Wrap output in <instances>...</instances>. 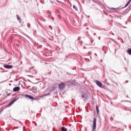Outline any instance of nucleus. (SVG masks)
Returning a JSON list of instances; mask_svg holds the SVG:
<instances>
[{"mask_svg": "<svg viewBox=\"0 0 131 131\" xmlns=\"http://www.w3.org/2000/svg\"><path fill=\"white\" fill-rule=\"evenodd\" d=\"M93 126H92V131L95 130V129H96V127L97 126L96 125V123H97V119L94 118L93 121Z\"/></svg>", "mask_w": 131, "mask_h": 131, "instance_id": "f257e3e1", "label": "nucleus"}, {"mask_svg": "<svg viewBox=\"0 0 131 131\" xmlns=\"http://www.w3.org/2000/svg\"><path fill=\"white\" fill-rule=\"evenodd\" d=\"M88 17L90 18V16H89Z\"/></svg>", "mask_w": 131, "mask_h": 131, "instance_id": "e433bc0d", "label": "nucleus"}, {"mask_svg": "<svg viewBox=\"0 0 131 131\" xmlns=\"http://www.w3.org/2000/svg\"><path fill=\"white\" fill-rule=\"evenodd\" d=\"M96 109L97 111V114H99V107H98L97 105L96 106Z\"/></svg>", "mask_w": 131, "mask_h": 131, "instance_id": "ddd939ff", "label": "nucleus"}, {"mask_svg": "<svg viewBox=\"0 0 131 131\" xmlns=\"http://www.w3.org/2000/svg\"><path fill=\"white\" fill-rule=\"evenodd\" d=\"M94 81L98 86H99V88H102V83H101L100 81H98V80H95Z\"/></svg>", "mask_w": 131, "mask_h": 131, "instance_id": "39448f33", "label": "nucleus"}, {"mask_svg": "<svg viewBox=\"0 0 131 131\" xmlns=\"http://www.w3.org/2000/svg\"><path fill=\"white\" fill-rule=\"evenodd\" d=\"M28 27H30V24H28Z\"/></svg>", "mask_w": 131, "mask_h": 131, "instance_id": "6ab92c4d", "label": "nucleus"}, {"mask_svg": "<svg viewBox=\"0 0 131 131\" xmlns=\"http://www.w3.org/2000/svg\"><path fill=\"white\" fill-rule=\"evenodd\" d=\"M130 2H131V0H129L128 2L126 3V4L125 5L124 8H126V7H127V6H128V5L130 4Z\"/></svg>", "mask_w": 131, "mask_h": 131, "instance_id": "9d476101", "label": "nucleus"}, {"mask_svg": "<svg viewBox=\"0 0 131 131\" xmlns=\"http://www.w3.org/2000/svg\"><path fill=\"white\" fill-rule=\"evenodd\" d=\"M100 38H101V37H99V39H100Z\"/></svg>", "mask_w": 131, "mask_h": 131, "instance_id": "72a5a7b5", "label": "nucleus"}, {"mask_svg": "<svg viewBox=\"0 0 131 131\" xmlns=\"http://www.w3.org/2000/svg\"><path fill=\"white\" fill-rule=\"evenodd\" d=\"M73 9L75 10V11H78V9H77V8H76V6L75 5H73Z\"/></svg>", "mask_w": 131, "mask_h": 131, "instance_id": "4468645a", "label": "nucleus"}, {"mask_svg": "<svg viewBox=\"0 0 131 131\" xmlns=\"http://www.w3.org/2000/svg\"><path fill=\"white\" fill-rule=\"evenodd\" d=\"M52 20H54V17L52 18Z\"/></svg>", "mask_w": 131, "mask_h": 131, "instance_id": "c85d7f7f", "label": "nucleus"}, {"mask_svg": "<svg viewBox=\"0 0 131 131\" xmlns=\"http://www.w3.org/2000/svg\"><path fill=\"white\" fill-rule=\"evenodd\" d=\"M88 54H89V55H91V54H92V52H89L88 53Z\"/></svg>", "mask_w": 131, "mask_h": 131, "instance_id": "a211bd4d", "label": "nucleus"}, {"mask_svg": "<svg viewBox=\"0 0 131 131\" xmlns=\"http://www.w3.org/2000/svg\"><path fill=\"white\" fill-rule=\"evenodd\" d=\"M111 120H113V117L111 118Z\"/></svg>", "mask_w": 131, "mask_h": 131, "instance_id": "aec40b11", "label": "nucleus"}, {"mask_svg": "<svg viewBox=\"0 0 131 131\" xmlns=\"http://www.w3.org/2000/svg\"><path fill=\"white\" fill-rule=\"evenodd\" d=\"M85 61H86L87 62H91V60H90V59H88V58H85Z\"/></svg>", "mask_w": 131, "mask_h": 131, "instance_id": "dca6fc26", "label": "nucleus"}, {"mask_svg": "<svg viewBox=\"0 0 131 131\" xmlns=\"http://www.w3.org/2000/svg\"><path fill=\"white\" fill-rule=\"evenodd\" d=\"M58 89L59 90H61V91L65 89V83L63 82H61L60 84H58Z\"/></svg>", "mask_w": 131, "mask_h": 131, "instance_id": "f03ea898", "label": "nucleus"}, {"mask_svg": "<svg viewBox=\"0 0 131 131\" xmlns=\"http://www.w3.org/2000/svg\"><path fill=\"white\" fill-rule=\"evenodd\" d=\"M95 56H97V53H95Z\"/></svg>", "mask_w": 131, "mask_h": 131, "instance_id": "b1692460", "label": "nucleus"}, {"mask_svg": "<svg viewBox=\"0 0 131 131\" xmlns=\"http://www.w3.org/2000/svg\"><path fill=\"white\" fill-rule=\"evenodd\" d=\"M25 3H28V1H25Z\"/></svg>", "mask_w": 131, "mask_h": 131, "instance_id": "bb28decb", "label": "nucleus"}, {"mask_svg": "<svg viewBox=\"0 0 131 131\" xmlns=\"http://www.w3.org/2000/svg\"><path fill=\"white\" fill-rule=\"evenodd\" d=\"M16 18H17L18 21H21V18H20V17H19V15H17Z\"/></svg>", "mask_w": 131, "mask_h": 131, "instance_id": "2eb2a0df", "label": "nucleus"}, {"mask_svg": "<svg viewBox=\"0 0 131 131\" xmlns=\"http://www.w3.org/2000/svg\"><path fill=\"white\" fill-rule=\"evenodd\" d=\"M126 97H127V98H128V96H127Z\"/></svg>", "mask_w": 131, "mask_h": 131, "instance_id": "f704fd0d", "label": "nucleus"}, {"mask_svg": "<svg viewBox=\"0 0 131 131\" xmlns=\"http://www.w3.org/2000/svg\"><path fill=\"white\" fill-rule=\"evenodd\" d=\"M61 131H67V128H65V127H62Z\"/></svg>", "mask_w": 131, "mask_h": 131, "instance_id": "f8f14e48", "label": "nucleus"}, {"mask_svg": "<svg viewBox=\"0 0 131 131\" xmlns=\"http://www.w3.org/2000/svg\"><path fill=\"white\" fill-rule=\"evenodd\" d=\"M94 35H96V33H94Z\"/></svg>", "mask_w": 131, "mask_h": 131, "instance_id": "473e14b6", "label": "nucleus"}, {"mask_svg": "<svg viewBox=\"0 0 131 131\" xmlns=\"http://www.w3.org/2000/svg\"><path fill=\"white\" fill-rule=\"evenodd\" d=\"M11 95V94H8V96H10Z\"/></svg>", "mask_w": 131, "mask_h": 131, "instance_id": "7c9ffc66", "label": "nucleus"}, {"mask_svg": "<svg viewBox=\"0 0 131 131\" xmlns=\"http://www.w3.org/2000/svg\"><path fill=\"white\" fill-rule=\"evenodd\" d=\"M20 91V87L16 86L13 88V92H18Z\"/></svg>", "mask_w": 131, "mask_h": 131, "instance_id": "6e6552de", "label": "nucleus"}, {"mask_svg": "<svg viewBox=\"0 0 131 131\" xmlns=\"http://www.w3.org/2000/svg\"><path fill=\"white\" fill-rule=\"evenodd\" d=\"M49 28H50V29H52V26H50Z\"/></svg>", "mask_w": 131, "mask_h": 131, "instance_id": "412c9836", "label": "nucleus"}, {"mask_svg": "<svg viewBox=\"0 0 131 131\" xmlns=\"http://www.w3.org/2000/svg\"><path fill=\"white\" fill-rule=\"evenodd\" d=\"M32 90L33 93H36L37 91V88H36V87L35 86H33Z\"/></svg>", "mask_w": 131, "mask_h": 131, "instance_id": "1a4fd4ad", "label": "nucleus"}, {"mask_svg": "<svg viewBox=\"0 0 131 131\" xmlns=\"http://www.w3.org/2000/svg\"><path fill=\"white\" fill-rule=\"evenodd\" d=\"M4 68H6V69H12L13 68V66L10 65H4Z\"/></svg>", "mask_w": 131, "mask_h": 131, "instance_id": "423d86ee", "label": "nucleus"}, {"mask_svg": "<svg viewBox=\"0 0 131 131\" xmlns=\"http://www.w3.org/2000/svg\"><path fill=\"white\" fill-rule=\"evenodd\" d=\"M127 52L129 55H131V49H128L127 51Z\"/></svg>", "mask_w": 131, "mask_h": 131, "instance_id": "9b49d317", "label": "nucleus"}, {"mask_svg": "<svg viewBox=\"0 0 131 131\" xmlns=\"http://www.w3.org/2000/svg\"><path fill=\"white\" fill-rule=\"evenodd\" d=\"M2 72H4V71H3Z\"/></svg>", "mask_w": 131, "mask_h": 131, "instance_id": "4c0bfd02", "label": "nucleus"}, {"mask_svg": "<svg viewBox=\"0 0 131 131\" xmlns=\"http://www.w3.org/2000/svg\"><path fill=\"white\" fill-rule=\"evenodd\" d=\"M82 98L84 100H88V95L85 93H83L82 95Z\"/></svg>", "mask_w": 131, "mask_h": 131, "instance_id": "0eeeda50", "label": "nucleus"}, {"mask_svg": "<svg viewBox=\"0 0 131 131\" xmlns=\"http://www.w3.org/2000/svg\"><path fill=\"white\" fill-rule=\"evenodd\" d=\"M17 46H18V47H19V45L17 44Z\"/></svg>", "mask_w": 131, "mask_h": 131, "instance_id": "2f4dec72", "label": "nucleus"}, {"mask_svg": "<svg viewBox=\"0 0 131 131\" xmlns=\"http://www.w3.org/2000/svg\"><path fill=\"white\" fill-rule=\"evenodd\" d=\"M115 83H116V85H117V83H116V82H115Z\"/></svg>", "mask_w": 131, "mask_h": 131, "instance_id": "a878e982", "label": "nucleus"}, {"mask_svg": "<svg viewBox=\"0 0 131 131\" xmlns=\"http://www.w3.org/2000/svg\"><path fill=\"white\" fill-rule=\"evenodd\" d=\"M85 47H83V49H85Z\"/></svg>", "mask_w": 131, "mask_h": 131, "instance_id": "c756f323", "label": "nucleus"}, {"mask_svg": "<svg viewBox=\"0 0 131 131\" xmlns=\"http://www.w3.org/2000/svg\"><path fill=\"white\" fill-rule=\"evenodd\" d=\"M16 128H19V127H16Z\"/></svg>", "mask_w": 131, "mask_h": 131, "instance_id": "cd10ccee", "label": "nucleus"}, {"mask_svg": "<svg viewBox=\"0 0 131 131\" xmlns=\"http://www.w3.org/2000/svg\"><path fill=\"white\" fill-rule=\"evenodd\" d=\"M29 76H31V77H33V76H30V75H29Z\"/></svg>", "mask_w": 131, "mask_h": 131, "instance_id": "393cba45", "label": "nucleus"}, {"mask_svg": "<svg viewBox=\"0 0 131 131\" xmlns=\"http://www.w3.org/2000/svg\"><path fill=\"white\" fill-rule=\"evenodd\" d=\"M86 29H89V28H87Z\"/></svg>", "mask_w": 131, "mask_h": 131, "instance_id": "c9c22d12", "label": "nucleus"}, {"mask_svg": "<svg viewBox=\"0 0 131 131\" xmlns=\"http://www.w3.org/2000/svg\"><path fill=\"white\" fill-rule=\"evenodd\" d=\"M51 4H54V2L52 1H51Z\"/></svg>", "mask_w": 131, "mask_h": 131, "instance_id": "4be33fe9", "label": "nucleus"}, {"mask_svg": "<svg viewBox=\"0 0 131 131\" xmlns=\"http://www.w3.org/2000/svg\"><path fill=\"white\" fill-rule=\"evenodd\" d=\"M95 1H97V0H95Z\"/></svg>", "mask_w": 131, "mask_h": 131, "instance_id": "58836bf2", "label": "nucleus"}, {"mask_svg": "<svg viewBox=\"0 0 131 131\" xmlns=\"http://www.w3.org/2000/svg\"><path fill=\"white\" fill-rule=\"evenodd\" d=\"M25 98H28L29 99H30V100H35V99L36 98H34V97H33V96L30 95H28V94H26L25 96Z\"/></svg>", "mask_w": 131, "mask_h": 131, "instance_id": "7ed1b4c3", "label": "nucleus"}, {"mask_svg": "<svg viewBox=\"0 0 131 131\" xmlns=\"http://www.w3.org/2000/svg\"><path fill=\"white\" fill-rule=\"evenodd\" d=\"M38 48L39 49H41V48H42V45H40V46H39L38 47Z\"/></svg>", "mask_w": 131, "mask_h": 131, "instance_id": "f3484780", "label": "nucleus"}, {"mask_svg": "<svg viewBox=\"0 0 131 131\" xmlns=\"http://www.w3.org/2000/svg\"><path fill=\"white\" fill-rule=\"evenodd\" d=\"M18 100L17 98H14L12 101H11V102L7 105V107H10V106H12L15 102H16Z\"/></svg>", "mask_w": 131, "mask_h": 131, "instance_id": "20e7f679", "label": "nucleus"}, {"mask_svg": "<svg viewBox=\"0 0 131 131\" xmlns=\"http://www.w3.org/2000/svg\"><path fill=\"white\" fill-rule=\"evenodd\" d=\"M3 82H6V81H4L3 82H1V83H3Z\"/></svg>", "mask_w": 131, "mask_h": 131, "instance_id": "5701e85b", "label": "nucleus"}]
</instances>
